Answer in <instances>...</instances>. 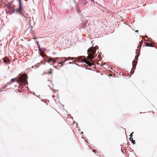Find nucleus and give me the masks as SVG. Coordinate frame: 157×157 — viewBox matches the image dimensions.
Returning <instances> with one entry per match:
<instances>
[{"instance_id":"nucleus-8","label":"nucleus","mask_w":157,"mask_h":157,"mask_svg":"<svg viewBox=\"0 0 157 157\" xmlns=\"http://www.w3.org/2000/svg\"><path fill=\"white\" fill-rule=\"evenodd\" d=\"M62 58H56V60L59 59V60L60 61V62H63V60L64 59H62Z\"/></svg>"},{"instance_id":"nucleus-9","label":"nucleus","mask_w":157,"mask_h":157,"mask_svg":"<svg viewBox=\"0 0 157 157\" xmlns=\"http://www.w3.org/2000/svg\"><path fill=\"white\" fill-rule=\"evenodd\" d=\"M86 63V64H88L89 66H91L93 65L92 64L88 61Z\"/></svg>"},{"instance_id":"nucleus-19","label":"nucleus","mask_w":157,"mask_h":157,"mask_svg":"<svg viewBox=\"0 0 157 157\" xmlns=\"http://www.w3.org/2000/svg\"><path fill=\"white\" fill-rule=\"evenodd\" d=\"M26 20H29L28 18L26 17Z\"/></svg>"},{"instance_id":"nucleus-7","label":"nucleus","mask_w":157,"mask_h":157,"mask_svg":"<svg viewBox=\"0 0 157 157\" xmlns=\"http://www.w3.org/2000/svg\"><path fill=\"white\" fill-rule=\"evenodd\" d=\"M146 45L147 46L149 47H153L152 44L150 43H148L146 44Z\"/></svg>"},{"instance_id":"nucleus-22","label":"nucleus","mask_w":157,"mask_h":157,"mask_svg":"<svg viewBox=\"0 0 157 157\" xmlns=\"http://www.w3.org/2000/svg\"><path fill=\"white\" fill-rule=\"evenodd\" d=\"M54 67H55V68H56V66H54Z\"/></svg>"},{"instance_id":"nucleus-20","label":"nucleus","mask_w":157,"mask_h":157,"mask_svg":"<svg viewBox=\"0 0 157 157\" xmlns=\"http://www.w3.org/2000/svg\"><path fill=\"white\" fill-rule=\"evenodd\" d=\"M138 30H136V31H135V32H138Z\"/></svg>"},{"instance_id":"nucleus-15","label":"nucleus","mask_w":157,"mask_h":157,"mask_svg":"<svg viewBox=\"0 0 157 157\" xmlns=\"http://www.w3.org/2000/svg\"><path fill=\"white\" fill-rule=\"evenodd\" d=\"M133 133V132H132V133H131L130 135H129V136H130V137H132V134Z\"/></svg>"},{"instance_id":"nucleus-24","label":"nucleus","mask_w":157,"mask_h":157,"mask_svg":"<svg viewBox=\"0 0 157 157\" xmlns=\"http://www.w3.org/2000/svg\"><path fill=\"white\" fill-rule=\"evenodd\" d=\"M2 91V90H1V89H0V92H1Z\"/></svg>"},{"instance_id":"nucleus-3","label":"nucleus","mask_w":157,"mask_h":157,"mask_svg":"<svg viewBox=\"0 0 157 157\" xmlns=\"http://www.w3.org/2000/svg\"><path fill=\"white\" fill-rule=\"evenodd\" d=\"M62 59H66V60L67 61V60H69L70 59L73 60L74 59V58H71V57H70L68 58H66L65 57H63Z\"/></svg>"},{"instance_id":"nucleus-2","label":"nucleus","mask_w":157,"mask_h":157,"mask_svg":"<svg viewBox=\"0 0 157 157\" xmlns=\"http://www.w3.org/2000/svg\"><path fill=\"white\" fill-rule=\"evenodd\" d=\"M27 78V76L26 75H24L23 76V78H20V81L22 84H26L28 83L27 81L26 80Z\"/></svg>"},{"instance_id":"nucleus-26","label":"nucleus","mask_w":157,"mask_h":157,"mask_svg":"<svg viewBox=\"0 0 157 157\" xmlns=\"http://www.w3.org/2000/svg\"><path fill=\"white\" fill-rule=\"evenodd\" d=\"M69 63V64H71V63Z\"/></svg>"},{"instance_id":"nucleus-10","label":"nucleus","mask_w":157,"mask_h":157,"mask_svg":"<svg viewBox=\"0 0 157 157\" xmlns=\"http://www.w3.org/2000/svg\"><path fill=\"white\" fill-rule=\"evenodd\" d=\"M36 42H37V45H38V48H39V51H40V46L39 45V44L38 43V42L37 41H36Z\"/></svg>"},{"instance_id":"nucleus-28","label":"nucleus","mask_w":157,"mask_h":157,"mask_svg":"<svg viewBox=\"0 0 157 157\" xmlns=\"http://www.w3.org/2000/svg\"><path fill=\"white\" fill-rule=\"evenodd\" d=\"M82 139H83L84 140H85L84 138H82Z\"/></svg>"},{"instance_id":"nucleus-21","label":"nucleus","mask_w":157,"mask_h":157,"mask_svg":"<svg viewBox=\"0 0 157 157\" xmlns=\"http://www.w3.org/2000/svg\"><path fill=\"white\" fill-rule=\"evenodd\" d=\"M77 12L78 13L79 12V10H77Z\"/></svg>"},{"instance_id":"nucleus-5","label":"nucleus","mask_w":157,"mask_h":157,"mask_svg":"<svg viewBox=\"0 0 157 157\" xmlns=\"http://www.w3.org/2000/svg\"><path fill=\"white\" fill-rule=\"evenodd\" d=\"M3 62L6 64V62L8 61V59L6 57H5L4 59H3Z\"/></svg>"},{"instance_id":"nucleus-14","label":"nucleus","mask_w":157,"mask_h":157,"mask_svg":"<svg viewBox=\"0 0 157 157\" xmlns=\"http://www.w3.org/2000/svg\"><path fill=\"white\" fill-rule=\"evenodd\" d=\"M15 81V79L14 78L12 79L11 80V81L12 82H14Z\"/></svg>"},{"instance_id":"nucleus-25","label":"nucleus","mask_w":157,"mask_h":157,"mask_svg":"<svg viewBox=\"0 0 157 157\" xmlns=\"http://www.w3.org/2000/svg\"><path fill=\"white\" fill-rule=\"evenodd\" d=\"M52 97H54V95H53V96H52Z\"/></svg>"},{"instance_id":"nucleus-11","label":"nucleus","mask_w":157,"mask_h":157,"mask_svg":"<svg viewBox=\"0 0 157 157\" xmlns=\"http://www.w3.org/2000/svg\"><path fill=\"white\" fill-rule=\"evenodd\" d=\"M87 3V1L86 0H84V5H86V4Z\"/></svg>"},{"instance_id":"nucleus-13","label":"nucleus","mask_w":157,"mask_h":157,"mask_svg":"<svg viewBox=\"0 0 157 157\" xmlns=\"http://www.w3.org/2000/svg\"><path fill=\"white\" fill-rule=\"evenodd\" d=\"M52 60V59H49L47 61V62H48V63H50V62Z\"/></svg>"},{"instance_id":"nucleus-17","label":"nucleus","mask_w":157,"mask_h":157,"mask_svg":"<svg viewBox=\"0 0 157 157\" xmlns=\"http://www.w3.org/2000/svg\"><path fill=\"white\" fill-rule=\"evenodd\" d=\"M82 0H80L79 1V2L81 3L82 2Z\"/></svg>"},{"instance_id":"nucleus-6","label":"nucleus","mask_w":157,"mask_h":157,"mask_svg":"<svg viewBox=\"0 0 157 157\" xmlns=\"http://www.w3.org/2000/svg\"><path fill=\"white\" fill-rule=\"evenodd\" d=\"M133 138H129V140L130 141H131V143H132L133 144H135V141L133 140Z\"/></svg>"},{"instance_id":"nucleus-27","label":"nucleus","mask_w":157,"mask_h":157,"mask_svg":"<svg viewBox=\"0 0 157 157\" xmlns=\"http://www.w3.org/2000/svg\"><path fill=\"white\" fill-rule=\"evenodd\" d=\"M32 68H33V66H32Z\"/></svg>"},{"instance_id":"nucleus-16","label":"nucleus","mask_w":157,"mask_h":157,"mask_svg":"<svg viewBox=\"0 0 157 157\" xmlns=\"http://www.w3.org/2000/svg\"><path fill=\"white\" fill-rule=\"evenodd\" d=\"M52 73V72L51 71H48V74H51Z\"/></svg>"},{"instance_id":"nucleus-1","label":"nucleus","mask_w":157,"mask_h":157,"mask_svg":"<svg viewBox=\"0 0 157 157\" xmlns=\"http://www.w3.org/2000/svg\"><path fill=\"white\" fill-rule=\"evenodd\" d=\"M96 52V49L94 47H92L90 48V49H88V59L90 60V61H92L93 59L94 58L93 54L95 53Z\"/></svg>"},{"instance_id":"nucleus-23","label":"nucleus","mask_w":157,"mask_h":157,"mask_svg":"<svg viewBox=\"0 0 157 157\" xmlns=\"http://www.w3.org/2000/svg\"><path fill=\"white\" fill-rule=\"evenodd\" d=\"M93 151H94V152H95V150H93Z\"/></svg>"},{"instance_id":"nucleus-4","label":"nucleus","mask_w":157,"mask_h":157,"mask_svg":"<svg viewBox=\"0 0 157 157\" xmlns=\"http://www.w3.org/2000/svg\"><path fill=\"white\" fill-rule=\"evenodd\" d=\"M66 61V59H65L63 62H60L59 63H58V64H60L61 65V66H60V67H61L63 66V64L64 63H65V62Z\"/></svg>"},{"instance_id":"nucleus-29","label":"nucleus","mask_w":157,"mask_h":157,"mask_svg":"<svg viewBox=\"0 0 157 157\" xmlns=\"http://www.w3.org/2000/svg\"><path fill=\"white\" fill-rule=\"evenodd\" d=\"M81 133H83V132H81Z\"/></svg>"},{"instance_id":"nucleus-18","label":"nucleus","mask_w":157,"mask_h":157,"mask_svg":"<svg viewBox=\"0 0 157 157\" xmlns=\"http://www.w3.org/2000/svg\"><path fill=\"white\" fill-rule=\"evenodd\" d=\"M53 63H55L56 62V60H53Z\"/></svg>"},{"instance_id":"nucleus-12","label":"nucleus","mask_w":157,"mask_h":157,"mask_svg":"<svg viewBox=\"0 0 157 157\" xmlns=\"http://www.w3.org/2000/svg\"><path fill=\"white\" fill-rule=\"evenodd\" d=\"M87 61H86V60H82L81 61V62H82V63H87L86 62H87Z\"/></svg>"}]
</instances>
